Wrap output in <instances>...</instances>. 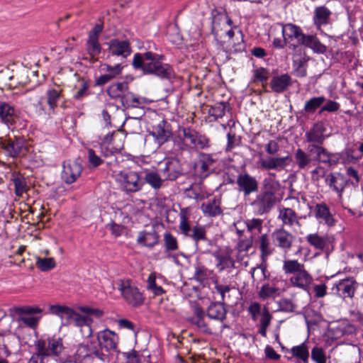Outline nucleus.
<instances>
[{
  "label": "nucleus",
  "mask_w": 363,
  "mask_h": 363,
  "mask_svg": "<svg viewBox=\"0 0 363 363\" xmlns=\"http://www.w3.org/2000/svg\"><path fill=\"white\" fill-rule=\"evenodd\" d=\"M164 56L151 51L144 53H135L133 55L132 65L136 70H140L144 74H152L161 79H170L174 72L172 67L163 62Z\"/></svg>",
  "instance_id": "nucleus-1"
},
{
  "label": "nucleus",
  "mask_w": 363,
  "mask_h": 363,
  "mask_svg": "<svg viewBox=\"0 0 363 363\" xmlns=\"http://www.w3.org/2000/svg\"><path fill=\"white\" fill-rule=\"evenodd\" d=\"M98 344L91 342V351L94 357L102 362H110L112 357L118 354V336L109 330L105 329L96 333Z\"/></svg>",
  "instance_id": "nucleus-2"
},
{
  "label": "nucleus",
  "mask_w": 363,
  "mask_h": 363,
  "mask_svg": "<svg viewBox=\"0 0 363 363\" xmlns=\"http://www.w3.org/2000/svg\"><path fill=\"white\" fill-rule=\"evenodd\" d=\"M50 310L52 314L59 316L62 320L65 319L67 325H72L79 328H84V332L82 330L84 336L88 337L92 335L91 323L93 320L87 315H82V314L66 306H50Z\"/></svg>",
  "instance_id": "nucleus-3"
},
{
  "label": "nucleus",
  "mask_w": 363,
  "mask_h": 363,
  "mask_svg": "<svg viewBox=\"0 0 363 363\" xmlns=\"http://www.w3.org/2000/svg\"><path fill=\"white\" fill-rule=\"evenodd\" d=\"M326 129L325 125L322 122H317L306 132L305 140L308 144V149L312 154H315L317 156L323 157L328 156L335 161L339 162L340 157L337 154L331 153L325 148L323 145L326 138L325 132Z\"/></svg>",
  "instance_id": "nucleus-4"
},
{
  "label": "nucleus",
  "mask_w": 363,
  "mask_h": 363,
  "mask_svg": "<svg viewBox=\"0 0 363 363\" xmlns=\"http://www.w3.org/2000/svg\"><path fill=\"white\" fill-rule=\"evenodd\" d=\"M282 270L284 274L291 275L289 283L294 287L307 290L313 282V277L306 269L305 264L296 259H284Z\"/></svg>",
  "instance_id": "nucleus-5"
},
{
  "label": "nucleus",
  "mask_w": 363,
  "mask_h": 363,
  "mask_svg": "<svg viewBox=\"0 0 363 363\" xmlns=\"http://www.w3.org/2000/svg\"><path fill=\"white\" fill-rule=\"evenodd\" d=\"M313 161L325 164L330 167L338 163L335 160L328 156L325 157H323L322 155L317 156L315 153L312 154L308 149V146L306 147V151L301 148H298L294 153V164L299 169H308L311 167Z\"/></svg>",
  "instance_id": "nucleus-6"
},
{
  "label": "nucleus",
  "mask_w": 363,
  "mask_h": 363,
  "mask_svg": "<svg viewBox=\"0 0 363 363\" xmlns=\"http://www.w3.org/2000/svg\"><path fill=\"white\" fill-rule=\"evenodd\" d=\"M114 177L121 189L126 194L138 192L144 185L139 173L135 171H119L115 172Z\"/></svg>",
  "instance_id": "nucleus-7"
},
{
  "label": "nucleus",
  "mask_w": 363,
  "mask_h": 363,
  "mask_svg": "<svg viewBox=\"0 0 363 363\" xmlns=\"http://www.w3.org/2000/svg\"><path fill=\"white\" fill-rule=\"evenodd\" d=\"M118 290L121 291L125 301L129 305L137 307L143 303L144 297L143 294L130 280H121Z\"/></svg>",
  "instance_id": "nucleus-8"
},
{
  "label": "nucleus",
  "mask_w": 363,
  "mask_h": 363,
  "mask_svg": "<svg viewBox=\"0 0 363 363\" xmlns=\"http://www.w3.org/2000/svg\"><path fill=\"white\" fill-rule=\"evenodd\" d=\"M276 203L274 192L263 191L257 195L255 199L250 203L252 211L256 216L267 213Z\"/></svg>",
  "instance_id": "nucleus-9"
},
{
  "label": "nucleus",
  "mask_w": 363,
  "mask_h": 363,
  "mask_svg": "<svg viewBox=\"0 0 363 363\" xmlns=\"http://www.w3.org/2000/svg\"><path fill=\"white\" fill-rule=\"evenodd\" d=\"M184 143L191 148L203 150L209 147V139L191 128L182 130Z\"/></svg>",
  "instance_id": "nucleus-10"
},
{
  "label": "nucleus",
  "mask_w": 363,
  "mask_h": 363,
  "mask_svg": "<svg viewBox=\"0 0 363 363\" xmlns=\"http://www.w3.org/2000/svg\"><path fill=\"white\" fill-rule=\"evenodd\" d=\"M43 346V352L47 357L50 356H58L64 350L62 339L59 337H51L47 340H38L35 345Z\"/></svg>",
  "instance_id": "nucleus-11"
},
{
  "label": "nucleus",
  "mask_w": 363,
  "mask_h": 363,
  "mask_svg": "<svg viewBox=\"0 0 363 363\" xmlns=\"http://www.w3.org/2000/svg\"><path fill=\"white\" fill-rule=\"evenodd\" d=\"M183 235L191 238L194 240L196 249L199 251H204L205 246L211 245V240L207 238L206 230L203 226L195 225L191 228L189 225L187 234Z\"/></svg>",
  "instance_id": "nucleus-12"
},
{
  "label": "nucleus",
  "mask_w": 363,
  "mask_h": 363,
  "mask_svg": "<svg viewBox=\"0 0 363 363\" xmlns=\"http://www.w3.org/2000/svg\"><path fill=\"white\" fill-rule=\"evenodd\" d=\"M272 239L275 246L279 247L285 253L291 250L294 241V235L283 228L274 231Z\"/></svg>",
  "instance_id": "nucleus-13"
},
{
  "label": "nucleus",
  "mask_w": 363,
  "mask_h": 363,
  "mask_svg": "<svg viewBox=\"0 0 363 363\" xmlns=\"http://www.w3.org/2000/svg\"><path fill=\"white\" fill-rule=\"evenodd\" d=\"M236 183L239 191L242 192L245 196L258 191V182L248 173L240 174L237 177Z\"/></svg>",
  "instance_id": "nucleus-14"
},
{
  "label": "nucleus",
  "mask_w": 363,
  "mask_h": 363,
  "mask_svg": "<svg viewBox=\"0 0 363 363\" xmlns=\"http://www.w3.org/2000/svg\"><path fill=\"white\" fill-rule=\"evenodd\" d=\"M24 140L21 138H9L1 140L0 146L7 156L16 158L20 156L24 147Z\"/></svg>",
  "instance_id": "nucleus-15"
},
{
  "label": "nucleus",
  "mask_w": 363,
  "mask_h": 363,
  "mask_svg": "<svg viewBox=\"0 0 363 363\" xmlns=\"http://www.w3.org/2000/svg\"><path fill=\"white\" fill-rule=\"evenodd\" d=\"M82 171V165L77 162H67L63 164L62 179L67 184L74 183L81 175Z\"/></svg>",
  "instance_id": "nucleus-16"
},
{
  "label": "nucleus",
  "mask_w": 363,
  "mask_h": 363,
  "mask_svg": "<svg viewBox=\"0 0 363 363\" xmlns=\"http://www.w3.org/2000/svg\"><path fill=\"white\" fill-rule=\"evenodd\" d=\"M231 23L232 21L230 18H226L223 23V26L228 27V29H219L218 24L214 23L212 31L217 40H220L224 43L228 42L230 45H234L235 43L233 42V38L235 33L233 28H230Z\"/></svg>",
  "instance_id": "nucleus-17"
},
{
  "label": "nucleus",
  "mask_w": 363,
  "mask_h": 363,
  "mask_svg": "<svg viewBox=\"0 0 363 363\" xmlns=\"http://www.w3.org/2000/svg\"><path fill=\"white\" fill-rule=\"evenodd\" d=\"M278 26L280 27L283 38L286 40L288 43H291L294 40H296L299 44L301 43L305 34L298 26L292 23H279Z\"/></svg>",
  "instance_id": "nucleus-18"
},
{
  "label": "nucleus",
  "mask_w": 363,
  "mask_h": 363,
  "mask_svg": "<svg viewBox=\"0 0 363 363\" xmlns=\"http://www.w3.org/2000/svg\"><path fill=\"white\" fill-rule=\"evenodd\" d=\"M107 45L109 52L113 55L121 56L125 58L131 53L130 43L126 40L112 39L107 43Z\"/></svg>",
  "instance_id": "nucleus-19"
},
{
  "label": "nucleus",
  "mask_w": 363,
  "mask_h": 363,
  "mask_svg": "<svg viewBox=\"0 0 363 363\" xmlns=\"http://www.w3.org/2000/svg\"><path fill=\"white\" fill-rule=\"evenodd\" d=\"M325 181L330 189L335 191L340 197L342 196L347 184V180L343 175L340 173H330L326 176Z\"/></svg>",
  "instance_id": "nucleus-20"
},
{
  "label": "nucleus",
  "mask_w": 363,
  "mask_h": 363,
  "mask_svg": "<svg viewBox=\"0 0 363 363\" xmlns=\"http://www.w3.org/2000/svg\"><path fill=\"white\" fill-rule=\"evenodd\" d=\"M356 282L350 279L340 281L333 288V291L339 296L345 298L347 297H352L356 288Z\"/></svg>",
  "instance_id": "nucleus-21"
},
{
  "label": "nucleus",
  "mask_w": 363,
  "mask_h": 363,
  "mask_svg": "<svg viewBox=\"0 0 363 363\" xmlns=\"http://www.w3.org/2000/svg\"><path fill=\"white\" fill-rule=\"evenodd\" d=\"M17 118L13 106L6 101H0V120L7 125H13Z\"/></svg>",
  "instance_id": "nucleus-22"
},
{
  "label": "nucleus",
  "mask_w": 363,
  "mask_h": 363,
  "mask_svg": "<svg viewBox=\"0 0 363 363\" xmlns=\"http://www.w3.org/2000/svg\"><path fill=\"white\" fill-rule=\"evenodd\" d=\"M158 242L159 235L155 230L150 232L144 230L138 233L137 243L140 245L152 248L156 245Z\"/></svg>",
  "instance_id": "nucleus-23"
},
{
  "label": "nucleus",
  "mask_w": 363,
  "mask_h": 363,
  "mask_svg": "<svg viewBox=\"0 0 363 363\" xmlns=\"http://www.w3.org/2000/svg\"><path fill=\"white\" fill-rule=\"evenodd\" d=\"M314 213L315 218L320 222H323L329 226L334 225L335 220L326 204L323 203L316 204L314 209Z\"/></svg>",
  "instance_id": "nucleus-24"
},
{
  "label": "nucleus",
  "mask_w": 363,
  "mask_h": 363,
  "mask_svg": "<svg viewBox=\"0 0 363 363\" xmlns=\"http://www.w3.org/2000/svg\"><path fill=\"white\" fill-rule=\"evenodd\" d=\"M291 83V77L287 74H284L274 77L270 82V86L274 92L282 93L287 89Z\"/></svg>",
  "instance_id": "nucleus-25"
},
{
  "label": "nucleus",
  "mask_w": 363,
  "mask_h": 363,
  "mask_svg": "<svg viewBox=\"0 0 363 363\" xmlns=\"http://www.w3.org/2000/svg\"><path fill=\"white\" fill-rule=\"evenodd\" d=\"M186 191L188 197L196 201L204 200L210 196V193L202 183L193 184Z\"/></svg>",
  "instance_id": "nucleus-26"
},
{
  "label": "nucleus",
  "mask_w": 363,
  "mask_h": 363,
  "mask_svg": "<svg viewBox=\"0 0 363 363\" xmlns=\"http://www.w3.org/2000/svg\"><path fill=\"white\" fill-rule=\"evenodd\" d=\"M94 357L91 351V342L89 345H79L74 354L75 361L79 363H90Z\"/></svg>",
  "instance_id": "nucleus-27"
},
{
  "label": "nucleus",
  "mask_w": 363,
  "mask_h": 363,
  "mask_svg": "<svg viewBox=\"0 0 363 363\" xmlns=\"http://www.w3.org/2000/svg\"><path fill=\"white\" fill-rule=\"evenodd\" d=\"M226 309L223 303H212L208 308L207 315L209 318L223 321L226 318Z\"/></svg>",
  "instance_id": "nucleus-28"
},
{
  "label": "nucleus",
  "mask_w": 363,
  "mask_h": 363,
  "mask_svg": "<svg viewBox=\"0 0 363 363\" xmlns=\"http://www.w3.org/2000/svg\"><path fill=\"white\" fill-rule=\"evenodd\" d=\"M201 208L203 214L211 217H215L222 213L220 201L216 197L209 200L206 203H203Z\"/></svg>",
  "instance_id": "nucleus-29"
},
{
  "label": "nucleus",
  "mask_w": 363,
  "mask_h": 363,
  "mask_svg": "<svg viewBox=\"0 0 363 363\" xmlns=\"http://www.w3.org/2000/svg\"><path fill=\"white\" fill-rule=\"evenodd\" d=\"M301 44L319 54H323L327 50L326 46L322 44L315 35H304Z\"/></svg>",
  "instance_id": "nucleus-30"
},
{
  "label": "nucleus",
  "mask_w": 363,
  "mask_h": 363,
  "mask_svg": "<svg viewBox=\"0 0 363 363\" xmlns=\"http://www.w3.org/2000/svg\"><path fill=\"white\" fill-rule=\"evenodd\" d=\"M62 89L60 87L57 89H49L46 91L47 104L49 106V114L54 113L57 106L58 101L62 98Z\"/></svg>",
  "instance_id": "nucleus-31"
},
{
  "label": "nucleus",
  "mask_w": 363,
  "mask_h": 363,
  "mask_svg": "<svg viewBox=\"0 0 363 363\" xmlns=\"http://www.w3.org/2000/svg\"><path fill=\"white\" fill-rule=\"evenodd\" d=\"M281 290L276 286L274 283L270 284L267 283L264 285L260 289L259 291V296L260 298L263 300L269 299V298H275L281 295Z\"/></svg>",
  "instance_id": "nucleus-32"
},
{
  "label": "nucleus",
  "mask_w": 363,
  "mask_h": 363,
  "mask_svg": "<svg viewBox=\"0 0 363 363\" xmlns=\"http://www.w3.org/2000/svg\"><path fill=\"white\" fill-rule=\"evenodd\" d=\"M279 218L281 220L283 225L293 226L294 224L299 225L298 217L294 210L289 208H284L280 209Z\"/></svg>",
  "instance_id": "nucleus-33"
},
{
  "label": "nucleus",
  "mask_w": 363,
  "mask_h": 363,
  "mask_svg": "<svg viewBox=\"0 0 363 363\" xmlns=\"http://www.w3.org/2000/svg\"><path fill=\"white\" fill-rule=\"evenodd\" d=\"M214 257L216 260V267L220 272L234 267L235 262L227 252H216Z\"/></svg>",
  "instance_id": "nucleus-34"
},
{
  "label": "nucleus",
  "mask_w": 363,
  "mask_h": 363,
  "mask_svg": "<svg viewBox=\"0 0 363 363\" xmlns=\"http://www.w3.org/2000/svg\"><path fill=\"white\" fill-rule=\"evenodd\" d=\"M330 14L331 12L325 6L316 8L313 16L315 25L320 28L322 26L328 23Z\"/></svg>",
  "instance_id": "nucleus-35"
},
{
  "label": "nucleus",
  "mask_w": 363,
  "mask_h": 363,
  "mask_svg": "<svg viewBox=\"0 0 363 363\" xmlns=\"http://www.w3.org/2000/svg\"><path fill=\"white\" fill-rule=\"evenodd\" d=\"M334 337L337 339L354 332V327L347 322H340L330 328Z\"/></svg>",
  "instance_id": "nucleus-36"
},
{
  "label": "nucleus",
  "mask_w": 363,
  "mask_h": 363,
  "mask_svg": "<svg viewBox=\"0 0 363 363\" xmlns=\"http://www.w3.org/2000/svg\"><path fill=\"white\" fill-rule=\"evenodd\" d=\"M89 88V82L84 78H79L74 86V90H76V92L74 94L73 98L75 100L79 101L88 96Z\"/></svg>",
  "instance_id": "nucleus-37"
},
{
  "label": "nucleus",
  "mask_w": 363,
  "mask_h": 363,
  "mask_svg": "<svg viewBox=\"0 0 363 363\" xmlns=\"http://www.w3.org/2000/svg\"><path fill=\"white\" fill-rule=\"evenodd\" d=\"M259 248L261 252V258L266 262L267 257L273 253V248L270 247L269 240L267 234H263L258 240Z\"/></svg>",
  "instance_id": "nucleus-38"
},
{
  "label": "nucleus",
  "mask_w": 363,
  "mask_h": 363,
  "mask_svg": "<svg viewBox=\"0 0 363 363\" xmlns=\"http://www.w3.org/2000/svg\"><path fill=\"white\" fill-rule=\"evenodd\" d=\"M128 89L127 82H118L110 85L107 89V94L112 99L121 98Z\"/></svg>",
  "instance_id": "nucleus-39"
},
{
  "label": "nucleus",
  "mask_w": 363,
  "mask_h": 363,
  "mask_svg": "<svg viewBox=\"0 0 363 363\" xmlns=\"http://www.w3.org/2000/svg\"><path fill=\"white\" fill-rule=\"evenodd\" d=\"M215 289L217 293L220 294L221 298L220 303H225V302H230L231 301L232 294L236 292L234 288L230 287L228 285L216 284Z\"/></svg>",
  "instance_id": "nucleus-40"
},
{
  "label": "nucleus",
  "mask_w": 363,
  "mask_h": 363,
  "mask_svg": "<svg viewBox=\"0 0 363 363\" xmlns=\"http://www.w3.org/2000/svg\"><path fill=\"white\" fill-rule=\"evenodd\" d=\"M145 181L152 188L158 189L162 186L164 179H162L159 174L155 172H148L145 173Z\"/></svg>",
  "instance_id": "nucleus-41"
},
{
  "label": "nucleus",
  "mask_w": 363,
  "mask_h": 363,
  "mask_svg": "<svg viewBox=\"0 0 363 363\" xmlns=\"http://www.w3.org/2000/svg\"><path fill=\"white\" fill-rule=\"evenodd\" d=\"M306 239L311 246L317 250H323L327 243L326 238L317 233L309 234L306 236Z\"/></svg>",
  "instance_id": "nucleus-42"
},
{
  "label": "nucleus",
  "mask_w": 363,
  "mask_h": 363,
  "mask_svg": "<svg viewBox=\"0 0 363 363\" xmlns=\"http://www.w3.org/2000/svg\"><path fill=\"white\" fill-rule=\"evenodd\" d=\"M151 134L159 145L164 144L170 135V133L165 130L161 124L154 128Z\"/></svg>",
  "instance_id": "nucleus-43"
},
{
  "label": "nucleus",
  "mask_w": 363,
  "mask_h": 363,
  "mask_svg": "<svg viewBox=\"0 0 363 363\" xmlns=\"http://www.w3.org/2000/svg\"><path fill=\"white\" fill-rule=\"evenodd\" d=\"M291 352L296 358L303 361L304 363H308L309 352L307 346L304 343L293 347L291 349Z\"/></svg>",
  "instance_id": "nucleus-44"
},
{
  "label": "nucleus",
  "mask_w": 363,
  "mask_h": 363,
  "mask_svg": "<svg viewBox=\"0 0 363 363\" xmlns=\"http://www.w3.org/2000/svg\"><path fill=\"white\" fill-rule=\"evenodd\" d=\"M326 101L324 96L313 97L307 101L304 106V111L308 113H313L315 110L320 107L322 104Z\"/></svg>",
  "instance_id": "nucleus-45"
},
{
  "label": "nucleus",
  "mask_w": 363,
  "mask_h": 363,
  "mask_svg": "<svg viewBox=\"0 0 363 363\" xmlns=\"http://www.w3.org/2000/svg\"><path fill=\"white\" fill-rule=\"evenodd\" d=\"M120 99L122 105L125 108L137 107L140 104L139 99L128 89L125 91Z\"/></svg>",
  "instance_id": "nucleus-46"
},
{
  "label": "nucleus",
  "mask_w": 363,
  "mask_h": 363,
  "mask_svg": "<svg viewBox=\"0 0 363 363\" xmlns=\"http://www.w3.org/2000/svg\"><path fill=\"white\" fill-rule=\"evenodd\" d=\"M191 322L202 331L205 333H211L210 329L204 320L203 313L201 309H196L195 315L191 318Z\"/></svg>",
  "instance_id": "nucleus-47"
},
{
  "label": "nucleus",
  "mask_w": 363,
  "mask_h": 363,
  "mask_svg": "<svg viewBox=\"0 0 363 363\" xmlns=\"http://www.w3.org/2000/svg\"><path fill=\"white\" fill-rule=\"evenodd\" d=\"M190 215L189 208H183L179 212V229L182 234H187L189 229V217Z\"/></svg>",
  "instance_id": "nucleus-48"
},
{
  "label": "nucleus",
  "mask_w": 363,
  "mask_h": 363,
  "mask_svg": "<svg viewBox=\"0 0 363 363\" xmlns=\"http://www.w3.org/2000/svg\"><path fill=\"white\" fill-rule=\"evenodd\" d=\"M118 358L122 360V363H140L138 352L134 350L127 352L118 353Z\"/></svg>",
  "instance_id": "nucleus-49"
},
{
  "label": "nucleus",
  "mask_w": 363,
  "mask_h": 363,
  "mask_svg": "<svg viewBox=\"0 0 363 363\" xmlns=\"http://www.w3.org/2000/svg\"><path fill=\"white\" fill-rule=\"evenodd\" d=\"M86 50L91 57H94L97 56L101 50V47L99 42V38L89 37L86 43Z\"/></svg>",
  "instance_id": "nucleus-50"
},
{
  "label": "nucleus",
  "mask_w": 363,
  "mask_h": 363,
  "mask_svg": "<svg viewBox=\"0 0 363 363\" xmlns=\"http://www.w3.org/2000/svg\"><path fill=\"white\" fill-rule=\"evenodd\" d=\"M164 246L167 252L176 251L179 249V243L176 237L170 233L164 234Z\"/></svg>",
  "instance_id": "nucleus-51"
},
{
  "label": "nucleus",
  "mask_w": 363,
  "mask_h": 363,
  "mask_svg": "<svg viewBox=\"0 0 363 363\" xmlns=\"http://www.w3.org/2000/svg\"><path fill=\"white\" fill-rule=\"evenodd\" d=\"M12 181L15 186V193L18 196H21L27 189L26 179L19 174L13 175Z\"/></svg>",
  "instance_id": "nucleus-52"
},
{
  "label": "nucleus",
  "mask_w": 363,
  "mask_h": 363,
  "mask_svg": "<svg viewBox=\"0 0 363 363\" xmlns=\"http://www.w3.org/2000/svg\"><path fill=\"white\" fill-rule=\"evenodd\" d=\"M36 267L43 272H47L55 267L56 263L52 257L40 258L37 257Z\"/></svg>",
  "instance_id": "nucleus-53"
},
{
  "label": "nucleus",
  "mask_w": 363,
  "mask_h": 363,
  "mask_svg": "<svg viewBox=\"0 0 363 363\" xmlns=\"http://www.w3.org/2000/svg\"><path fill=\"white\" fill-rule=\"evenodd\" d=\"M276 174L269 172L263 181L264 191L274 192L279 187V182L275 179Z\"/></svg>",
  "instance_id": "nucleus-54"
},
{
  "label": "nucleus",
  "mask_w": 363,
  "mask_h": 363,
  "mask_svg": "<svg viewBox=\"0 0 363 363\" xmlns=\"http://www.w3.org/2000/svg\"><path fill=\"white\" fill-rule=\"evenodd\" d=\"M122 71V66L120 64H117L114 66H111L107 64H104L101 67V72H105L110 79L112 80L119 75Z\"/></svg>",
  "instance_id": "nucleus-55"
},
{
  "label": "nucleus",
  "mask_w": 363,
  "mask_h": 363,
  "mask_svg": "<svg viewBox=\"0 0 363 363\" xmlns=\"http://www.w3.org/2000/svg\"><path fill=\"white\" fill-rule=\"evenodd\" d=\"M122 71V66L120 64H117L114 66H111L107 64H104L101 67V72H105L110 79L112 80L119 75Z\"/></svg>",
  "instance_id": "nucleus-56"
},
{
  "label": "nucleus",
  "mask_w": 363,
  "mask_h": 363,
  "mask_svg": "<svg viewBox=\"0 0 363 363\" xmlns=\"http://www.w3.org/2000/svg\"><path fill=\"white\" fill-rule=\"evenodd\" d=\"M199 162L201 164L200 169L201 170V176L205 177L207 176L210 166L213 163V160L210 155L202 153Z\"/></svg>",
  "instance_id": "nucleus-57"
},
{
  "label": "nucleus",
  "mask_w": 363,
  "mask_h": 363,
  "mask_svg": "<svg viewBox=\"0 0 363 363\" xmlns=\"http://www.w3.org/2000/svg\"><path fill=\"white\" fill-rule=\"evenodd\" d=\"M43 347L41 345H35L36 352L31 356L28 363H45L47 357Z\"/></svg>",
  "instance_id": "nucleus-58"
},
{
  "label": "nucleus",
  "mask_w": 363,
  "mask_h": 363,
  "mask_svg": "<svg viewBox=\"0 0 363 363\" xmlns=\"http://www.w3.org/2000/svg\"><path fill=\"white\" fill-rule=\"evenodd\" d=\"M269 73L267 69L260 67L253 71L254 82H260L262 84L268 80Z\"/></svg>",
  "instance_id": "nucleus-59"
},
{
  "label": "nucleus",
  "mask_w": 363,
  "mask_h": 363,
  "mask_svg": "<svg viewBox=\"0 0 363 363\" xmlns=\"http://www.w3.org/2000/svg\"><path fill=\"white\" fill-rule=\"evenodd\" d=\"M311 359L315 363H326V357L322 348L315 347L311 350Z\"/></svg>",
  "instance_id": "nucleus-60"
},
{
  "label": "nucleus",
  "mask_w": 363,
  "mask_h": 363,
  "mask_svg": "<svg viewBox=\"0 0 363 363\" xmlns=\"http://www.w3.org/2000/svg\"><path fill=\"white\" fill-rule=\"evenodd\" d=\"M225 103H219L212 106L209 111L210 114L216 118H222L225 113Z\"/></svg>",
  "instance_id": "nucleus-61"
},
{
  "label": "nucleus",
  "mask_w": 363,
  "mask_h": 363,
  "mask_svg": "<svg viewBox=\"0 0 363 363\" xmlns=\"http://www.w3.org/2000/svg\"><path fill=\"white\" fill-rule=\"evenodd\" d=\"M87 159L91 167H97L103 163V160L96 155L94 150L89 149L87 151Z\"/></svg>",
  "instance_id": "nucleus-62"
},
{
  "label": "nucleus",
  "mask_w": 363,
  "mask_h": 363,
  "mask_svg": "<svg viewBox=\"0 0 363 363\" xmlns=\"http://www.w3.org/2000/svg\"><path fill=\"white\" fill-rule=\"evenodd\" d=\"M263 220L259 218L248 219L245 221L247 229L250 232L257 230L260 232L262 229Z\"/></svg>",
  "instance_id": "nucleus-63"
},
{
  "label": "nucleus",
  "mask_w": 363,
  "mask_h": 363,
  "mask_svg": "<svg viewBox=\"0 0 363 363\" xmlns=\"http://www.w3.org/2000/svg\"><path fill=\"white\" fill-rule=\"evenodd\" d=\"M291 157L289 155L282 157H274V169H284L291 162Z\"/></svg>",
  "instance_id": "nucleus-64"
}]
</instances>
